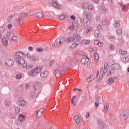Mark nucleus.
I'll list each match as a JSON object with an SVG mask.
<instances>
[{
  "instance_id": "29",
  "label": "nucleus",
  "mask_w": 129,
  "mask_h": 129,
  "mask_svg": "<svg viewBox=\"0 0 129 129\" xmlns=\"http://www.w3.org/2000/svg\"><path fill=\"white\" fill-rule=\"evenodd\" d=\"M88 7V4L87 3H85L82 5V9H83L84 10H87Z\"/></svg>"
},
{
  "instance_id": "9",
  "label": "nucleus",
  "mask_w": 129,
  "mask_h": 129,
  "mask_svg": "<svg viewBox=\"0 0 129 129\" xmlns=\"http://www.w3.org/2000/svg\"><path fill=\"white\" fill-rule=\"evenodd\" d=\"M81 64L85 65V66H88V64H89V58L87 56H84L81 60Z\"/></svg>"
},
{
  "instance_id": "34",
  "label": "nucleus",
  "mask_w": 129,
  "mask_h": 129,
  "mask_svg": "<svg viewBox=\"0 0 129 129\" xmlns=\"http://www.w3.org/2000/svg\"><path fill=\"white\" fill-rule=\"evenodd\" d=\"M109 107V105L108 104H105L104 105V111H107V110H108Z\"/></svg>"
},
{
  "instance_id": "11",
  "label": "nucleus",
  "mask_w": 129,
  "mask_h": 129,
  "mask_svg": "<svg viewBox=\"0 0 129 129\" xmlns=\"http://www.w3.org/2000/svg\"><path fill=\"white\" fill-rule=\"evenodd\" d=\"M110 68L112 70H119L120 69V64L119 63H113L110 66Z\"/></svg>"
},
{
  "instance_id": "54",
  "label": "nucleus",
  "mask_w": 129,
  "mask_h": 129,
  "mask_svg": "<svg viewBox=\"0 0 129 129\" xmlns=\"http://www.w3.org/2000/svg\"><path fill=\"white\" fill-rule=\"evenodd\" d=\"M121 6V7H122V11H124L125 12L126 11V10H125V9H126V6H125V5H120Z\"/></svg>"
},
{
  "instance_id": "12",
  "label": "nucleus",
  "mask_w": 129,
  "mask_h": 129,
  "mask_svg": "<svg viewBox=\"0 0 129 129\" xmlns=\"http://www.w3.org/2000/svg\"><path fill=\"white\" fill-rule=\"evenodd\" d=\"M18 104L19 105V106H21V107H24V106H26L27 104H28V102L24 100H19V101L18 102Z\"/></svg>"
},
{
  "instance_id": "7",
  "label": "nucleus",
  "mask_w": 129,
  "mask_h": 129,
  "mask_svg": "<svg viewBox=\"0 0 129 129\" xmlns=\"http://www.w3.org/2000/svg\"><path fill=\"white\" fill-rule=\"evenodd\" d=\"M64 42H65L64 37L57 38V39L54 41L53 46H54V47H60V46H62V45H63V43H64Z\"/></svg>"
},
{
  "instance_id": "55",
  "label": "nucleus",
  "mask_w": 129,
  "mask_h": 129,
  "mask_svg": "<svg viewBox=\"0 0 129 129\" xmlns=\"http://www.w3.org/2000/svg\"><path fill=\"white\" fill-rule=\"evenodd\" d=\"M102 24L103 26H105L106 25V20H104L102 21Z\"/></svg>"
},
{
  "instance_id": "5",
  "label": "nucleus",
  "mask_w": 129,
  "mask_h": 129,
  "mask_svg": "<svg viewBox=\"0 0 129 129\" xmlns=\"http://www.w3.org/2000/svg\"><path fill=\"white\" fill-rule=\"evenodd\" d=\"M108 68H109V65L108 64H105L104 66V68H102L100 70V76L99 78V80H102L103 78V77L106 74V72L108 71Z\"/></svg>"
},
{
  "instance_id": "13",
  "label": "nucleus",
  "mask_w": 129,
  "mask_h": 129,
  "mask_svg": "<svg viewBox=\"0 0 129 129\" xmlns=\"http://www.w3.org/2000/svg\"><path fill=\"white\" fill-rule=\"evenodd\" d=\"M128 111L125 110L121 114V117L124 120L127 119L128 117Z\"/></svg>"
},
{
  "instance_id": "10",
  "label": "nucleus",
  "mask_w": 129,
  "mask_h": 129,
  "mask_svg": "<svg viewBox=\"0 0 129 129\" xmlns=\"http://www.w3.org/2000/svg\"><path fill=\"white\" fill-rule=\"evenodd\" d=\"M97 126L99 128L103 129L106 127V125L101 120H98Z\"/></svg>"
},
{
  "instance_id": "60",
  "label": "nucleus",
  "mask_w": 129,
  "mask_h": 129,
  "mask_svg": "<svg viewBox=\"0 0 129 129\" xmlns=\"http://www.w3.org/2000/svg\"><path fill=\"white\" fill-rule=\"evenodd\" d=\"M98 46H99V47H102V46H103V43L100 42Z\"/></svg>"
},
{
  "instance_id": "56",
  "label": "nucleus",
  "mask_w": 129,
  "mask_h": 129,
  "mask_svg": "<svg viewBox=\"0 0 129 129\" xmlns=\"http://www.w3.org/2000/svg\"><path fill=\"white\" fill-rule=\"evenodd\" d=\"M87 44H90V40H85L84 45H87Z\"/></svg>"
},
{
  "instance_id": "27",
  "label": "nucleus",
  "mask_w": 129,
  "mask_h": 129,
  "mask_svg": "<svg viewBox=\"0 0 129 129\" xmlns=\"http://www.w3.org/2000/svg\"><path fill=\"white\" fill-rule=\"evenodd\" d=\"M114 73V71L112 69L108 71L107 76V77H109L111 75H112Z\"/></svg>"
},
{
  "instance_id": "49",
  "label": "nucleus",
  "mask_w": 129,
  "mask_h": 129,
  "mask_svg": "<svg viewBox=\"0 0 129 129\" xmlns=\"http://www.w3.org/2000/svg\"><path fill=\"white\" fill-rule=\"evenodd\" d=\"M89 78L91 79V80L92 81V80H93V79H94V78H95V76H94V75L92 74L90 77H89Z\"/></svg>"
},
{
  "instance_id": "15",
  "label": "nucleus",
  "mask_w": 129,
  "mask_h": 129,
  "mask_svg": "<svg viewBox=\"0 0 129 129\" xmlns=\"http://www.w3.org/2000/svg\"><path fill=\"white\" fill-rule=\"evenodd\" d=\"M40 77L41 78H45V77H47L48 75H49V72L47 71H44L41 73H40Z\"/></svg>"
},
{
  "instance_id": "50",
  "label": "nucleus",
  "mask_w": 129,
  "mask_h": 129,
  "mask_svg": "<svg viewBox=\"0 0 129 129\" xmlns=\"http://www.w3.org/2000/svg\"><path fill=\"white\" fill-rule=\"evenodd\" d=\"M11 34H12V32H11V31L7 32L6 34V36L7 37V38H10V37H11Z\"/></svg>"
},
{
  "instance_id": "22",
  "label": "nucleus",
  "mask_w": 129,
  "mask_h": 129,
  "mask_svg": "<svg viewBox=\"0 0 129 129\" xmlns=\"http://www.w3.org/2000/svg\"><path fill=\"white\" fill-rule=\"evenodd\" d=\"M16 16L15 14H10L8 17L7 18V22L9 23H12V21H13V18Z\"/></svg>"
},
{
  "instance_id": "18",
  "label": "nucleus",
  "mask_w": 129,
  "mask_h": 129,
  "mask_svg": "<svg viewBox=\"0 0 129 129\" xmlns=\"http://www.w3.org/2000/svg\"><path fill=\"white\" fill-rule=\"evenodd\" d=\"M74 119L77 123L79 125V123H80V121H81V117L79 115H76L74 117Z\"/></svg>"
},
{
  "instance_id": "36",
  "label": "nucleus",
  "mask_w": 129,
  "mask_h": 129,
  "mask_svg": "<svg viewBox=\"0 0 129 129\" xmlns=\"http://www.w3.org/2000/svg\"><path fill=\"white\" fill-rule=\"evenodd\" d=\"M119 52L121 55H124V54H126V53H127V51H126V50L123 51L122 49H120Z\"/></svg>"
},
{
  "instance_id": "48",
  "label": "nucleus",
  "mask_w": 129,
  "mask_h": 129,
  "mask_svg": "<svg viewBox=\"0 0 129 129\" xmlns=\"http://www.w3.org/2000/svg\"><path fill=\"white\" fill-rule=\"evenodd\" d=\"M12 41H17V40H18V36H13V37L12 38Z\"/></svg>"
},
{
  "instance_id": "4",
  "label": "nucleus",
  "mask_w": 129,
  "mask_h": 129,
  "mask_svg": "<svg viewBox=\"0 0 129 129\" xmlns=\"http://www.w3.org/2000/svg\"><path fill=\"white\" fill-rule=\"evenodd\" d=\"M41 71L42 67L38 66L34 69L31 70V71L28 73V75L32 77H35V76L38 75Z\"/></svg>"
},
{
  "instance_id": "63",
  "label": "nucleus",
  "mask_w": 129,
  "mask_h": 129,
  "mask_svg": "<svg viewBox=\"0 0 129 129\" xmlns=\"http://www.w3.org/2000/svg\"><path fill=\"white\" fill-rule=\"evenodd\" d=\"M95 105L96 107H98V106L99 105V103L95 102Z\"/></svg>"
},
{
  "instance_id": "39",
  "label": "nucleus",
  "mask_w": 129,
  "mask_h": 129,
  "mask_svg": "<svg viewBox=\"0 0 129 129\" xmlns=\"http://www.w3.org/2000/svg\"><path fill=\"white\" fill-rule=\"evenodd\" d=\"M94 33L95 37H98V36H99V30H96L95 31Z\"/></svg>"
},
{
  "instance_id": "58",
  "label": "nucleus",
  "mask_w": 129,
  "mask_h": 129,
  "mask_svg": "<svg viewBox=\"0 0 129 129\" xmlns=\"http://www.w3.org/2000/svg\"><path fill=\"white\" fill-rule=\"evenodd\" d=\"M89 116H90V113H89V112H88L87 113V114H86V117L87 118H88V117H89Z\"/></svg>"
},
{
  "instance_id": "57",
  "label": "nucleus",
  "mask_w": 129,
  "mask_h": 129,
  "mask_svg": "<svg viewBox=\"0 0 129 129\" xmlns=\"http://www.w3.org/2000/svg\"><path fill=\"white\" fill-rule=\"evenodd\" d=\"M70 18L71 19V20H73L74 21H75V20H76V17L74 15L71 16L70 17Z\"/></svg>"
},
{
  "instance_id": "37",
  "label": "nucleus",
  "mask_w": 129,
  "mask_h": 129,
  "mask_svg": "<svg viewBox=\"0 0 129 129\" xmlns=\"http://www.w3.org/2000/svg\"><path fill=\"white\" fill-rule=\"evenodd\" d=\"M92 27H90L87 29V30H86L87 34H88V33H90V32H92Z\"/></svg>"
},
{
  "instance_id": "38",
  "label": "nucleus",
  "mask_w": 129,
  "mask_h": 129,
  "mask_svg": "<svg viewBox=\"0 0 129 129\" xmlns=\"http://www.w3.org/2000/svg\"><path fill=\"white\" fill-rule=\"evenodd\" d=\"M22 76H23V75L18 74L17 75H16V79H21L22 78Z\"/></svg>"
},
{
  "instance_id": "32",
  "label": "nucleus",
  "mask_w": 129,
  "mask_h": 129,
  "mask_svg": "<svg viewBox=\"0 0 129 129\" xmlns=\"http://www.w3.org/2000/svg\"><path fill=\"white\" fill-rule=\"evenodd\" d=\"M116 33L117 35H120L122 34V29L120 28L118 29L116 31Z\"/></svg>"
},
{
  "instance_id": "59",
  "label": "nucleus",
  "mask_w": 129,
  "mask_h": 129,
  "mask_svg": "<svg viewBox=\"0 0 129 129\" xmlns=\"http://www.w3.org/2000/svg\"><path fill=\"white\" fill-rule=\"evenodd\" d=\"M108 38L110 40H113L115 38V37H114V36H109Z\"/></svg>"
},
{
  "instance_id": "40",
  "label": "nucleus",
  "mask_w": 129,
  "mask_h": 129,
  "mask_svg": "<svg viewBox=\"0 0 129 129\" xmlns=\"http://www.w3.org/2000/svg\"><path fill=\"white\" fill-rule=\"evenodd\" d=\"M101 99V98H100V96L97 97V98L95 99L96 100L95 102H97L98 103H99V101H100Z\"/></svg>"
},
{
  "instance_id": "41",
  "label": "nucleus",
  "mask_w": 129,
  "mask_h": 129,
  "mask_svg": "<svg viewBox=\"0 0 129 129\" xmlns=\"http://www.w3.org/2000/svg\"><path fill=\"white\" fill-rule=\"evenodd\" d=\"M89 50L90 52H96V48L91 47V48H89Z\"/></svg>"
},
{
  "instance_id": "19",
  "label": "nucleus",
  "mask_w": 129,
  "mask_h": 129,
  "mask_svg": "<svg viewBox=\"0 0 129 129\" xmlns=\"http://www.w3.org/2000/svg\"><path fill=\"white\" fill-rule=\"evenodd\" d=\"M67 63H68V66H69V67L72 68V67H73L74 65H75V60L73 59L69 60Z\"/></svg>"
},
{
  "instance_id": "17",
  "label": "nucleus",
  "mask_w": 129,
  "mask_h": 129,
  "mask_svg": "<svg viewBox=\"0 0 129 129\" xmlns=\"http://www.w3.org/2000/svg\"><path fill=\"white\" fill-rule=\"evenodd\" d=\"M2 42L5 47H7V46L9 45V41H8V38H7V37H3L2 39Z\"/></svg>"
},
{
  "instance_id": "52",
  "label": "nucleus",
  "mask_w": 129,
  "mask_h": 129,
  "mask_svg": "<svg viewBox=\"0 0 129 129\" xmlns=\"http://www.w3.org/2000/svg\"><path fill=\"white\" fill-rule=\"evenodd\" d=\"M79 54H80L82 56H86V53H85L84 52L82 51H80L78 52Z\"/></svg>"
},
{
  "instance_id": "33",
  "label": "nucleus",
  "mask_w": 129,
  "mask_h": 129,
  "mask_svg": "<svg viewBox=\"0 0 129 129\" xmlns=\"http://www.w3.org/2000/svg\"><path fill=\"white\" fill-rule=\"evenodd\" d=\"M36 51H37V52H38V53H40L41 52H43V51H44V49H43V48L37 47L36 48Z\"/></svg>"
},
{
  "instance_id": "20",
  "label": "nucleus",
  "mask_w": 129,
  "mask_h": 129,
  "mask_svg": "<svg viewBox=\"0 0 129 129\" xmlns=\"http://www.w3.org/2000/svg\"><path fill=\"white\" fill-rule=\"evenodd\" d=\"M99 59V55H98V53L97 52L94 53V59L93 61L94 62H95V63H97L98 62V59Z\"/></svg>"
},
{
  "instance_id": "62",
  "label": "nucleus",
  "mask_w": 129,
  "mask_h": 129,
  "mask_svg": "<svg viewBox=\"0 0 129 129\" xmlns=\"http://www.w3.org/2000/svg\"><path fill=\"white\" fill-rule=\"evenodd\" d=\"M54 64V60L51 61V62H49V66H52Z\"/></svg>"
},
{
  "instance_id": "64",
  "label": "nucleus",
  "mask_w": 129,
  "mask_h": 129,
  "mask_svg": "<svg viewBox=\"0 0 129 129\" xmlns=\"http://www.w3.org/2000/svg\"><path fill=\"white\" fill-rule=\"evenodd\" d=\"M71 103L73 105H76V104L75 103V102H74V100H71Z\"/></svg>"
},
{
  "instance_id": "47",
  "label": "nucleus",
  "mask_w": 129,
  "mask_h": 129,
  "mask_svg": "<svg viewBox=\"0 0 129 129\" xmlns=\"http://www.w3.org/2000/svg\"><path fill=\"white\" fill-rule=\"evenodd\" d=\"M99 43H100V41L98 40H95L94 42V43L95 44V45H99Z\"/></svg>"
},
{
  "instance_id": "26",
  "label": "nucleus",
  "mask_w": 129,
  "mask_h": 129,
  "mask_svg": "<svg viewBox=\"0 0 129 129\" xmlns=\"http://www.w3.org/2000/svg\"><path fill=\"white\" fill-rule=\"evenodd\" d=\"M44 17V15H43V13L41 12H39L37 13L36 14V18H38V19H41Z\"/></svg>"
},
{
  "instance_id": "43",
  "label": "nucleus",
  "mask_w": 129,
  "mask_h": 129,
  "mask_svg": "<svg viewBox=\"0 0 129 129\" xmlns=\"http://www.w3.org/2000/svg\"><path fill=\"white\" fill-rule=\"evenodd\" d=\"M5 29H6V27H5V26L0 27V32L1 33H4V31H5Z\"/></svg>"
},
{
  "instance_id": "25",
  "label": "nucleus",
  "mask_w": 129,
  "mask_h": 129,
  "mask_svg": "<svg viewBox=\"0 0 129 129\" xmlns=\"http://www.w3.org/2000/svg\"><path fill=\"white\" fill-rule=\"evenodd\" d=\"M120 26V21L119 20H116L114 22L115 28H118Z\"/></svg>"
},
{
  "instance_id": "30",
  "label": "nucleus",
  "mask_w": 129,
  "mask_h": 129,
  "mask_svg": "<svg viewBox=\"0 0 129 129\" xmlns=\"http://www.w3.org/2000/svg\"><path fill=\"white\" fill-rule=\"evenodd\" d=\"M31 16H32L31 14H30V15L28 14H22L20 15V17L23 19V18H26V17H31Z\"/></svg>"
},
{
  "instance_id": "53",
  "label": "nucleus",
  "mask_w": 129,
  "mask_h": 129,
  "mask_svg": "<svg viewBox=\"0 0 129 129\" xmlns=\"http://www.w3.org/2000/svg\"><path fill=\"white\" fill-rule=\"evenodd\" d=\"M26 69H30L31 68H33V65H29V66H26Z\"/></svg>"
},
{
  "instance_id": "31",
  "label": "nucleus",
  "mask_w": 129,
  "mask_h": 129,
  "mask_svg": "<svg viewBox=\"0 0 129 129\" xmlns=\"http://www.w3.org/2000/svg\"><path fill=\"white\" fill-rule=\"evenodd\" d=\"M17 21L19 23V26L23 25V24L24 23V21H23V18H22L21 17L18 19Z\"/></svg>"
},
{
  "instance_id": "1",
  "label": "nucleus",
  "mask_w": 129,
  "mask_h": 129,
  "mask_svg": "<svg viewBox=\"0 0 129 129\" xmlns=\"http://www.w3.org/2000/svg\"><path fill=\"white\" fill-rule=\"evenodd\" d=\"M25 56H26L25 53L21 51L16 52V54L15 55V60L18 62L20 65H22L23 68L26 67L27 65V62H25L24 59Z\"/></svg>"
},
{
  "instance_id": "45",
  "label": "nucleus",
  "mask_w": 129,
  "mask_h": 129,
  "mask_svg": "<svg viewBox=\"0 0 129 129\" xmlns=\"http://www.w3.org/2000/svg\"><path fill=\"white\" fill-rule=\"evenodd\" d=\"M88 10H90L91 11H92V10L93 9V6L91 5H88V8H87Z\"/></svg>"
},
{
  "instance_id": "28",
  "label": "nucleus",
  "mask_w": 129,
  "mask_h": 129,
  "mask_svg": "<svg viewBox=\"0 0 129 129\" xmlns=\"http://www.w3.org/2000/svg\"><path fill=\"white\" fill-rule=\"evenodd\" d=\"M114 82V80L112 78H110L107 81V83L108 84H112V83H113Z\"/></svg>"
},
{
  "instance_id": "8",
  "label": "nucleus",
  "mask_w": 129,
  "mask_h": 129,
  "mask_svg": "<svg viewBox=\"0 0 129 129\" xmlns=\"http://www.w3.org/2000/svg\"><path fill=\"white\" fill-rule=\"evenodd\" d=\"M26 119V115H24L23 114H21L19 115L18 117V119L17 121L18 125H22L23 124V122H24V120Z\"/></svg>"
},
{
  "instance_id": "16",
  "label": "nucleus",
  "mask_w": 129,
  "mask_h": 129,
  "mask_svg": "<svg viewBox=\"0 0 129 129\" xmlns=\"http://www.w3.org/2000/svg\"><path fill=\"white\" fill-rule=\"evenodd\" d=\"M40 85H41V83L40 82L35 83L33 86L34 90L35 91H38V90L40 89Z\"/></svg>"
},
{
  "instance_id": "42",
  "label": "nucleus",
  "mask_w": 129,
  "mask_h": 129,
  "mask_svg": "<svg viewBox=\"0 0 129 129\" xmlns=\"http://www.w3.org/2000/svg\"><path fill=\"white\" fill-rule=\"evenodd\" d=\"M59 20L63 21L64 20H65V16L64 15H60L59 17Z\"/></svg>"
},
{
  "instance_id": "14",
  "label": "nucleus",
  "mask_w": 129,
  "mask_h": 129,
  "mask_svg": "<svg viewBox=\"0 0 129 129\" xmlns=\"http://www.w3.org/2000/svg\"><path fill=\"white\" fill-rule=\"evenodd\" d=\"M43 112H44V109H41V110H39L38 111H36V118L39 119V117H41V116L43 115Z\"/></svg>"
},
{
  "instance_id": "61",
  "label": "nucleus",
  "mask_w": 129,
  "mask_h": 129,
  "mask_svg": "<svg viewBox=\"0 0 129 129\" xmlns=\"http://www.w3.org/2000/svg\"><path fill=\"white\" fill-rule=\"evenodd\" d=\"M12 27H13V25H12V24H8V29H12Z\"/></svg>"
},
{
  "instance_id": "24",
  "label": "nucleus",
  "mask_w": 129,
  "mask_h": 129,
  "mask_svg": "<svg viewBox=\"0 0 129 129\" xmlns=\"http://www.w3.org/2000/svg\"><path fill=\"white\" fill-rule=\"evenodd\" d=\"M52 6L55 9H58L60 10V6H59V3L56 1H53L52 2Z\"/></svg>"
},
{
  "instance_id": "6",
  "label": "nucleus",
  "mask_w": 129,
  "mask_h": 129,
  "mask_svg": "<svg viewBox=\"0 0 129 129\" xmlns=\"http://www.w3.org/2000/svg\"><path fill=\"white\" fill-rule=\"evenodd\" d=\"M66 67L62 68L61 66H58L54 71L55 75L56 78H60L61 77V73L60 72H65L66 71Z\"/></svg>"
},
{
  "instance_id": "46",
  "label": "nucleus",
  "mask_w": 129,
  "mask_h": 129,
  "mask_svg": "<svg viewBox=\"0 0 129 129\" xmlns=\"http://www.w3.org/2000/svg\"><path fill=\"white\" fill-rule=\"evenodd\" d=\"M15 111L16 113H19L20 111V108H19V107H16L15 108Z\"/></svg>"
},
{
  "instance_id": "51",
  "label": "nucleus",
  "mask_w": 129,
  "mask_h": 129,
  "mask_svg": "<svg viewBox=\"0 0 129 129\" xmlns=\"http://www.w3.org/2000/svg\"><path fill=\"white\" fill-rule=\"evenodd\" d=\"M109 49L110 50H114L115 48L114 46H113V45L110 44L109 46Z\"/></svg>"
},
{
  "instance_id": "2",
  "label": "nucleus",
  "mask_w": 129,
  "mask_h": 129,
  "mask_svg": "<svg viewBox=\"0 0 129 129\" xmlns=\"http://www.w3.org/2000/svg\"><path fill=\"white\" fill-rule=\"evenodd\" d=\"M83 17L85 18L83 19L84 26L85 27H87L91 23V13L85 12L83 14Z\"/></svg>"
},
{
  "instance_id": "3",
  "label": "nucleus",
  "mask_w": 129,
  "mask_h": 129,
  "mask_svg": "<svg viewBox=\"0 0 129 129\" xmlns=\"http://www.w3.org/2000/svg\"><path fill=\"white\" fill-rule=\"evenodd\" d=\"M67 41L69 42H75V43H80L81 41V37L78 34L73 35L72 36L67 39Z\"/></svg>"
},
{
  "instance_id": "23",
  "label": "nucleus",
  "mask_w": 129,
  "mask_h": 129,
  "mask_svg": "<svg viewBox=\"0 0 129 129\" xmlns=\"http://www.w3.org/2000/svg\"><path fill=\"white\" fill-rule=\"evenodd\" d=\"M14 64H15V62L14 61V60L13 59H8L6 61V65L7 66H13V65H14Z\"/></svg>"
},
{
  "instance_id": "44",
  "label": "nucleus",
  "mask_w": 129,
  "mask_h": 129,
  "mask_svg": "<svg viewBox=\"0 0 129 129\" xmlns=\"http://www.w3.org/2000/svg\"><path fill=\"white\" fill-rule=\"evenodd\" d=\"M30 96L31 98H34V97H35V96H36V92H33L32 93H31Z\"/></svg>"
},
{
  "instance_id": "21",
  "label": "nucleus",
  "mask_w": 129,
  "mask_h": 129,
  "mask_svg": "<svg viewBox=\"0 0 129 129\" xmlns=\"http://www.w3.org/2000/svg\"><path fill=\"white\" fill-rule=\"evenodd\" d=\"M27 58L29 59L30 61H36V56H34L33 55H31L30 53L27 54Z\"/></svg>"
},
{
  "instance_id": "35",
  "label": "nucleus",
  "mask_w": 129,
  "mask_h": 129,
  "mask_svg": "<svg viewBox=\"0 0 129 129\" xmlns=\"http://www.w3.org/2000/svg\"><path fill=\"white\" fill-rule=\"evenodd\" d=\"M80 44V42H75L73 43L72 45L74 48H76V47H77V46H78V45H79Z\"/></svg>"
}]
</instances>
